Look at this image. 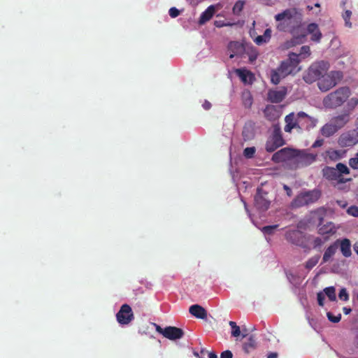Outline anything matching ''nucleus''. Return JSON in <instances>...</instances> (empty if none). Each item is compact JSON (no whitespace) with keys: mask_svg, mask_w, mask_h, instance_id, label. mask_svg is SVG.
<instances>
[{"mask_svg":"<svg viewBox=\"0 0 358 358\" xmlns=\"http://www.w3.org/2000/svg\"><path fill=\"white\" fill-rule=\"evenodd\" d=\"M278 227V224H274V225H269V226H266V227H264L262 229V231L264 234H266V235H271V234H273L275 229Z\"/></svg>","mask_w":358,"mask_h":358,"instance_id":"39","label":"nucleus"},{"mask_svg":"<svg viewBox=\"0 0 358 358\" xmlns=\"http://www.w3.org/2000/svg\"><path fill=\"white\" fill-rule=\"evenodd\" d=\"M343 78V73L338 71H333L329 73L322 74L317 83L322 92H327L334 87Z\"/></svg>","mask_w":358,"mask_h":358,"instance_id":"6","label":"nucleus"},{"mask_svg":"<svg viewBox=\"0 0 358 358\" xmlns=\"http://www.w3.org/2000/svg\"><path fill=\"white\" fill-rule=\"evenodd\" d=\"M233 354L230 350H225L221 353L220 358H232Z\"/></svg>","mask_w":358,"mask_h":358,"instance_id":"52","label":"nucleus"},{"mask_svg":"<svg viewBox=\"0 0 358 358\" xmlns=\"http://www.w3.org/2000/svg\"><path fill=\"white\" fill-rule=\"evenodd\" d=\"M324 294L323 292H318L317 294V302H318V304L319 306H324Z\"/></svg>","mask_w":358,"mask_h":358,"instance_id":"50","label":"nucleus"},{"mask_svg":"<svg viewBox=\"0 0 358 358\" xmlns=\"http://www.w3.org/2000/svg\"><path fill=\"white\" fill-rule=\"evenodd\" d=\"M358 105V99L352 97L347 103L348 110H352Z\"/></svg>","mask_w":358,"mask_h":358,"instance_id":"43","label":"nucleus"},{"mask_svg":"<svg viewBox=\"0 0 358 358\" xmlns=\"http://www.w3.org/2000/svg\"><path fill=\"white\" fill-rule=\"evenodd\" d=\"M117 322L121 324H129L134 318L132 310L127 304L122 306L120 310L116 315Z\"/></svg>","mask_w":358,"mask_h":358,"instance_id":"13","label":"nucleus"},{"mask_svg":"<svg viewBox=\"0 0 358 358\" xmlns=\"http://www.w3.org/2000/svg\"><path fill=\"white\" fill-rule=\"evenodd\" d=\"M338 246H340L341 252L345 257H350L351 256V242L348 238L340 240Z\"/></svg>","mask_w":358,"mask_h":358,"instance_id":"22","label":"nucleus"},{"mask_svg":"<svg viewBox=\"0 0 358 358\" xmlns=\"http://www.w3.org/2000/svg\"><path fill=\"white\" fill-rule=\"evenodd\" d=\"M338 297L341 300L347 301L349 300V294L345 288H342L338 294Z\"/></svg>","mask_w":358,"mask_h":358,"instance_id":"47","label":"nucleus"},{"mask_svg":"<svg viewBox=\"0 0 358 358\" xmlns=\"http://www.w3.org/2000/svg\"><path fill=\"white\" fill-rule=\"evenodd\" d=\"M327 318L329 321L334 323H338L341 319V315H334L331 313L328 312L327 313Z\"/></svg>","mask_w":358,"mask_h":358,"instance_id":"44","label":"nucleus"},{"mask_svg":"<svg viewBox=\"0 0 358 358\" xmlns=\"http://www.w3.org/2000/svg\"><path fill=\"white\" fill-rule=\"evenodd\" d=\"M275 110L273 106H267L264 111L265 116H266L268 118L271 119V117H270L271 113Z\"/></svg>","mask_w":358,"mask_h":358,"instance_id":"49","label":"nucleus"},{"mask_svg":"<svg viewBox=\"0 0 358 358\" xmlns=\"http://www.w3.org/2000/svg\"><path fill=\"white\" fill-rule=\"evenodd\" d=\"M283 189L285 190L286 194L288 196H291L292 195V189L288 187L287 185H283Z\"/></svg>","mask_w":358,"mask_h":358,"instance_id":"54","label":"nucleus"},{"mask_svg":"<svg viewBox=\"0 0 358 358\" xmlns=\"http://www.w3.org/2000/svg\"><path fill=\"white\" fill-rule=\"evenodd\" d=\"M189 312L196 318L204 319L207 316L206 310L199 305L195 304L189 307Z\"/></svg>","mask_w":358,"mask_h":358,"instance_id":"25","label":"nucleus"},{"mask_svg":"<svg viewBox=\"0 0 358 358\" xmlns=\"http://www.w3.org/2000/svg\"><path fill=\"white\" fill-rule=\"evenodd\" d=\"M338 129L335 126V124L333 123L332 121H331L330 123H327L324 124L320 131L322 136L325 137H329L332 135H334Z\"/></svg>","mask_w":358,"mask_h":358,"instance_id":"27","label":"nucleus"},{"mask_svg":"<svg viewBox=\"0 0 358 358\" xmlns=\"http://www.w3.org/2000/svg\"><path fill=\"white\" fill-rule=\"evenodd\" d=\"M350 120V113L345 111V113L334 117L331 121L337 127L338 129L344 127Z\"/></svg>","mask_w":358,"mask_h":358,"instance_id":"21","label":"nucleus"},{"mask_svg":"<svg viewBox=\"0 0 358 358\" xmlns=\"http://www.w3.org/2000/svg\"><path fill=\"white\" fill-rule=\"evenodd\" d=\"M243 203H244V206H245V210L248 212V208H247L246 203L245 201H243Z\"/></svg>","mask_w":358,"mask_h":358,"instance_id":"64","label":"nucleus"},{"mask_svg":"<svg viewBox=\"0 0 358 358\" xmlns=\"http://www.w3.org/2000/svg\"><path fill=\"white\" fill-rule=\"evenodd\" d=\"M202 106L205 110H209L211 107V103L208 101H205Z\"/></svg>","mask_w":358,"mask_h":358,"instance_id":"56","label":"nucleus"},{"mask_svg":"<svg viewBox=\"0 0 358 358\" xmlns=\"http://www.w3.org/2000/svg\"><path fill=\"white\" fill-rule=\"evenodd\" d=\"M169 15L171 17H176L179 15L180 11L175 7L171 8L169 11Z\"/></svg>","mask_w":358,"mask_h":358,"instance_id":"51","label":"nucleus"},{"mask_svg":"<svg viewBox=\"0 0 358 358\" xmlns=\"http://www.w3.org/2000/svg\"><path fill=\"white\" fill-rule=\"evenodd\" d=\"M336 169L338 170V174L339 176H341V178H343V174H348L350 173L348 167L343 163L337 164Z\"/></svg>","mask_w":358,"mask_h":358,"instance_id":"37","label":"nucleus"},{"mask_svg":"<svg viewBox=\"0 0 358 358\" xmlns=\"http://www.w3.org/2000/svg\"><path fill=\"white\" fill-rule=\"evenodd\" d=\"M351 94L349 87H343L329 93L323 99V104L326 108H336L342 106Z\"/></svg>","mask_w":358,"mask_h":358,"instance_id":"2","label":"nucleus"},{"mask_svg":"<svg viewBox=\"0 0 358 358\" xmlns=\"http://www.w3.org/2000/svg\"><path fill=\"white\" fill-rule=\"evenodd\" d=\"M324 294H325L330 301H336V289L333 286L328 287L324 289Z\"/></svg>","mask_w":358,"mask_h":358,"instance_id":"34","label":"nucleus"},{"mask_svg":"<svg viewBox=\"0 0 358 358\" xmlns=\"http://www.w3.org/2000/svg\"><path fill=\"white\" fill-rule=\"evenodd\" d=\"M299 55V59H306V57H309L310 55V49L308 45H303L301 48L300 52L299 54H296Z\"/></svg>","mask_w":358,"mask_h":358,"instance_id":"35","label":"nucleus"},{"mask_svg":"<svg viewBox=\"0 0 358 358\" xmlns=\"http://www.w3.org/2000/svg\"><path fill=\"white\" fill-rule=\"evenodd\" d=\"M347 212L349 215L353 217H358V207L355 206H350L347 210Z\"/></svg>","mask_w":358,"mask_h":358,"instance_id":"48","label":"nucleus"},{"mask_svg":"<svg viewBox=\"0 0 358 358\" xmlns=\"http://www.w3.org/2000/svg\"><path fill=\"white\" fill-rule=\"evenodd\" d=\"M236 75L245 83H250L252 81V74L245 69H238L236 70Z\"/></svg>","mask_w":358,"mask_h":358,"instance_id":"31","label":"nucleus"},{"mask_svg":"<svg viewBox=\"0 0 358 358\" xmlns=\"http://www.w3.org/2000/svg\"><path fill=\"white\" fill-rule=\"evenodd\" d=\"M277 357H278V354L276 352H271L267 357V358H277Z\"/></svg>","mask_w":358,"mask_h":358,"instance_id":"60","label":"nucleus"},{"mask_svg":"<svg viewBox=\"0 0 358 358\" xmlns=\"http://www.w3.org/2000/svg\"><path fill=\"white\" fill-rule=\"evenodd\" d=\"M272 30L270 28L266 29L263 35H259L256 36L254 38V42L257 45H262L264 44L268 43L271 38Z\"/></svg>","mask_w":358,"mask_h":358,"instance_id":"24","label":"nucleus"},{"mask_svg":"<svg viewBox=\"0 0 358 358\" xmlns=\"http://www.w3.org/2000/svg\"><path fill=\"white\" fill-rule=\"evenodd\" d=\"M287 93L285 87H280L269 90L267 94L268 100L274 103L281 102L286 96Z\"/></svg>","mask_w":358,"mask_h":358,"instance_id":"15","label":"nucleus"},{"mask_svg":"<svg viewBox=\"0 0 358 358\" xmlns=\"http://www.w3.org/2000/svg\"><path fill=\"white\" fill-rule=\"evenodd\" d=\"M351 15H352V12L349 10H347L345 11V13H343V17L345 20V24L346 27H352V23L350 21V18L351 17Z\"/></svg>","mask_w":358,"mask_h":358,"instance_id":"41","label":"nucleus"},{"mask_svg":"<svg viewBox=\"0 0 358 358\" xmlns=\"http://www.w3.org/2000/svg\"><path fill=\"white\" fill-rule=\"evenodd\" d=\"M273 196L263 187H259L255 196V206L260 211H266L269 208Z\"/></svg>","mask_w":358,"mask_h":358,"instance_id":"9","label":"nucleus"},{"mask_svg":"<svg viewBox=\"0 0 358 358\" xmlns=\"http://www.w3.org/2000/svg\"><path fill=\"white\" fill-rule=\"evenodd\" d=\"M323 174L329 180H337L341 182H345L343 178H341V176H339L338 171L336 168L327 166L323 169Z\"/></svg>","mask_w":358,"mask_h":358,"instance_id":"18","label":"nucleus"},{"mask_svg":"<svg viewBox=\"0 0 358 358\" xmlns=\"http://www.w3.org/2000/svg\"><path fill=\"white\" fill-rule=\"evenodd\" d=\"M296 152L293 169L308 166L316 160L317 155L310 153L306 150L296 149Z\"/></svg>","mask_w":358,"mask_h":358,"instance_id":"8","label":"nucleus"},{"mask_svg":"<svg viewBox=\"0 0 358 358\" xmlns=\"http://www.w3.org/2000/svg\"><path fill=\"white\" fill-rule=\"evenodd\" d=\"M354 250L355 251V252L358 255V243H355V245H354Z\"/></svg>","mask_w":358,"mask_h":358,"instance_id":"62","label":"nucleus"},{"mask_svg":"<svg viewBox=\"0 0 358 358\" xmlns=\"http://www.w3.org/2000/svg\"><path fill=\"white\" fill-rule=\"evenodd\" d=\"M164 337L170 340L179 339L182 337L184 333L181 329L175 327H167L165 328Z\"/></svg>","mask_w":358,"mask_h":358,"instance_id":"17","label":"nucleus"},{"mask_svg":"<svg viewBox=\"0 0 358 358\" xmlns=\"http://www.w3.org/2000/svg\"><path fill=\"white\" fill-rule=\"evenodd\" d=\"M285 121L286 125L285 126L284 130L286 132H291L292 129L301 127L300 121L296 118V115L294 113H291L286 115Z\"/></svg>","mask_w":358,"mask_h":358,"instance_id":"16","label":"nucleus"},{"mask_svg":"<svg viewBox=\"0 0 358 358\" xmlns=\"http://www.w3.org/2000/svg\"><path fill=\"white\" fill-rule=\"evenodd\" d=\"M244 3L243 1H237L233 7V12L234 14H239L243 10Z\"/></svg>","mask_w":358,"mask_h":358,"instance_id":"45","label":"nucleus"},{"mask_svg":"<svg viewBox=\"0 0 358 358\" xmlns=\"http://www.w3.org/2000/svg\"><path fill=\"white\" fill-rule=\"evenodd\" d=\"M349 165L353 169H358V152L349 160Z\"/></svg>","mask_w":358,"mask_h":358,"instance_id":"46","label":"nucleus"},{"mask_svg":"<svg viewBox=\"0 0 358 358\" xmlns=\"http://www.w3.org/2000/svg\"><path fill=\"white\" fill-rule=\"evenodd\" d=\"M321 193L318 189L303 191L300 192L291 202L292 208H299L315 203L320 197Z\"/></svg>","mask_w":358,"mask_h":358,"instance_id":"4","label":"nucleus"},{"mask_svg":"<svg viewBox=\"0 0 358 358\" xmlns=\"http://www.w3.org/2000/svg\"><path fill=\"white\" fill-rule=\"evenodd\" d=\"M297 13L296 8H287L275 15L274 18L277 22L276 28L280 31H291L297 27H294L295 16Z\"/></svg>","mask_w":358,"mask_h":358,"instance_id":"3","label":"nucleus"},{"mask_svg":"<svg viewBox=\"0 0 358 358\" xmlns=\"http://www.w3.org/2000/svg\"><path fill=\"white\" fill-rule=\"evenodd\" d=\"M343 311L344 314H345V315H348V314H350V312L352 311V310H351V308H350L344 307V308H343Z\"/></svg>","mask_w":358,"mask_h":358,"instance_id":"59","label":"nucleus"},{"mask_svg":"<svg viewBox=\"0 0 358 358\" xmlns=\"http://www.w3.org/2000/svg\"><path fill=\"white\" fill-rule=\"evenodd\" d=\"M340 239L336 240L334 243L330 245L324 251L322 257V262L326 263L329 262L333 256L336 254L338 248V243Z\"/></svg>","mask_w":358,"mask_h":358,"instance_id":"20","label":"nucleus"},{"mask_svg":"<svg viewBox=\"0 0 358 358\" xmlns=\"http://www.w3.org/2000/svg\"><path fill=\"white\" fill-rule=\"evenodd\" d=\"M208 358H217V356L215 352H210L208 353Z\"/></svg>","mask_w":358,"mask_h":358,"instance_id":"61","label":"nucleus"},{"mask_svg":"<svg viewBox=\"0 0 358 358\" xmlns=\"http://www.w3.org/2000/svg\"><path fill=\"white\" fill-rule=\"evenodd\" d=\"M215 12V6L211 5L207 8V9L203 11L200 16L199 23L200 24H203L208 21H209L213 16Z\"/></svg>","mask_w":358,"mask_h":358,"instance_id":"23","label":"nucleus"},{"mask_svg":"<svg viewBox=\"0 0 358 358\" xmlns=\"http://www.w3.org/2000/svg\"><path fill=\"white\" fill-rule=\"evenodd\" d=\"M295 115L296 118L300 121L301 126H303V122H302L303 119L306 120V122L310 123L311 127H315L317 123V120L315 118L310 117L304 112H299L297 114H295Z\"/></svg>","mask_w":358,"mask_h":358,"instance_id":"29","label":"nucleus"},{"mask_svg":"<svg viewBox=\"0 0 358 358\" xmlns=\"http://www.w3.org/2000/svg\"><path fill=\"white\" fill-rule=\"evenodd\" d=\"M256 149L255 147H249L246 148L243 151L244 156L250 159L252 158L255 153Z\"/></svg>","mask_w":358,"mask_h":358,"instance_id":"40","label":"nucleus"},{"mask_svg":"<svg viewBox=\"0 0 358 358\" xmlns=\"http://www.w3.org/2000/svg\"><path fill=\"white\" fill-rule=\"evenodd\" d=\"M285 141L282 137L280 130L275 128L274 129L271 136L266 141L265 148L267 152H272L279 147L283 145Z\"/></svg>","mask_w":358,"mask_h":358,"instance_id":"12","label":"nucleus"},{"mask_svg":"<svg viewBox=\"0 0 358 358\" xmlns=\"http://www.w3.org/2000/svg\"><path fill=\"white\" fill-rule=\"evenodd\" d=\"M301 59L299 55L294 52H289L287 59L281 62L279 66L275 69H272L270 73L271 81L274 85L280 83L282 78L289 75L294 76L300 71L301 67L299 66Z\"/></svg>","mask_w":358,"mask_h":358,"instance_id":"1","label":"nucleus"},{"mask_svg":"<svg viewBox=\"0 0 358 358\" xmlns=\"http://www.w3.org/2000/svg\"><path fill=\"white\" fill-rule=\"evenodd\" d=\"M306 32L311 35V40L315 42H320L322 38V33L316 23H310L307 27Z\"/></svg>","mask_w":358,"mask_h":358,"instance_id":"19","label":"nucleus"},{"mask_svg":"<svg viewBox=\"0 0 358 358\" xmlns=\"http://www.w3.org/2000/svg\"><path fill=\"white\" fill-rule=\"evenodd\" d=\"M244 51L246 52L251 62H255L258 57V51L253 46H248Z\"/></svg>","mask_w":358,"mask_h":358,"instance_id":"32","label":"nucleus"},{"mask_svg":"<svg viewBox=\"0 0 358 358\" xmlns=\"http://www.w3.org/2000/svg\"><path fill=\"white\" fill-rule=\"evenodd\" d=\"M320 259V256L319 255L312 257L306 262V268L309 270L313 268L318 263Z\"/></svg>","mask_w":358,"mask_h":358,"instance_id":"36","label":"nucleus"},{"mask_svg":"<svg viewBox=\"0 0 358 358\" xmlns=\"http://www.w3.org/2000/svg\"><path fill=\"white\" fill-rule=\"evenodd\" d=\"M155 328H156V331L158 333L162 334L164 336V331H165V328L162 329L160 326H159V325H157L156 324H155Z\"/></svg>","mask_w":358,"mask_h":358,"instance_id":"55","label":"nucleus"},{"mask_svg":"<svg viewBox=\"0 0 358 358\" xmlns=\"http://www.w3.org/2000/svg\"><path fill=\"white\" fill-rule=\"evenodd\" d=\"M327 69V64L323 61L313 63L304 73L303 79L306 83H313L319 80Z\"/></svg>","mask_w":358,"mask_h":358,"instance_id":"5","label":"nucleus"},{"mask_svg":"<svg viewBox=\"0 0 358 358\" xmlns=\"http://www.w3.org/2000/svg\"><path fill=\"white\" fill-rule=\"evenodd\" d=\"M255 345V340L253 336H250L248 341L244 344V349L248 352L250 348H254Z\"/></svg>","mask_w":358,"mask_h":358,"instance_id":"42","label":"nucleus"},{"mask_svg":"<svg viewBox=\"0 0 358 358\" xmlns=\"http://www.w3.org/2000/svg\"><path fill=\"white\" fill-rule=\"evenodd\" d=\"M314 243H315V246L320 245L322 243V241L321 238H316L314 241Z\"/></svg>","mask_w":358,"mask_h":358,"instance_id":"58","label":"nucleus"},{"mask_svg":"<svg viewBox=\"0 0 358 358\" xmlns=\"http://www.w3.org/2000/svg\"><path fill=\"white\" fill-rule=\"evenodd\" d=\"M286 238L288 241L299 245L300 243V238L301 236V234L298 230H292L289 231L286 233Z\"/></svg>","mask_w":358,"mask_h":358,"instance_id":"30","label":"nucleus"},{"mask_svg":"<svg viewBox=\"0 0 358 358\" xmlns=\"http://www.w3.org/2000/svg\"><path fill=\"white\" fill-rule=\"evenodd\" d=\"M229 324L232 329L231 335L234 337H238L240 336V328L238 326H237L236 323L235 322L230 321Z\"/></svg>","mask_w":358,"mask_h":358,"instance_id":"38","label":"nucleus"},{"mask_svg":"<svg viewBox=\"0 0 358 358\" xmlns=\"http://www.w3.org/2000/svg\"><path fill=\"white\" fill-rule=\"evenodd\" d=\"M336 203L340 207L343 208H345L347 206L346 202L343 201H336Z\"/></svg>","mask_w":358,"mask_h":358,"instance_id":"57","label":"nucleus"},{"mask_svg":"<svg viewBox=\"0 0 358 358\" xmlns=\"http://www.w3.org/2000/svg\"><path fill=\"white\" fill-rule=\"evenodd\" d=\"M296 153V149L289 147L284 148L275 152L271 159L275 163H286L293 168Z\"/></svg>","mask_w":358,"mask_h":358,"instance_id":"7","label":"nucleus"},{"mask_svg":"<svg viewBox=\"0 0 358 358\" xmlns=\"http://www.w3.org/2000/svg\"><path fill=\"white\" fill-rule=\"evenodd\" d=\"M358 143V132L355 130L343 134L338 140L342 147H350Z\"/></svg>","mask_w":358,"mask_h":358,"instance_id":"14","label":"nucleus"},{"mask_svg":"<svg viewBox=\"0 0 358 358\" xmlns=\"http://www.w3.org/2000/svg\"><path fill=\"white\" fill-rule=\"evenodd\" d=\"M324 214V208H319L313 212V217L319 221V233L322 235L334 234L336 233V229L333 222H329L322 225Z\"/></svg>","mask_w":358,"mask_h":358,"instance_id":"10","label":"nucleus"},{"mask_svg":"<svg viewBox=\"0 0 358 358\" xmlns=\"http://www.w3.org/2000/svg\"><path fill=\"white\" fill-rule=\"evenodd\" d=\"M324 141L322 139L316 140L314 143L312 145V148H318L323 145Z\"/></svg>","mask_w":358,"mask_h":358,"instance_id":"53","label":"nucleus"},{"mask_svg":"<svg viewBox=\"0 0 358 358\" xmlns=\"http://www.w3.org/2000/svg\"><path fill=\"white\" fill-rule=\"evenodd\" d=\"M228 49L231 52L229 55V58L232 59L235 56L241 54L243 51H244L245 48L243 45L238 42L233 41L230 42L228 46Z\"/></svg>","mask_w":358,"mask_h":358,"instance_id":"26","label":"nucleus"},{"mask_svg":"<svg viewBox=\"0 0 358 358\" xmlns=\"http://www.w3.org/2000/svg\"><path fill=\"white\" fill-rule=\"evenodd\" d=\"M242 135L245 141H250L254 138L255 130L252 123L245 124L243 129Z\"/></svg>","mask_w":358,"mask_h":358,"instance_id":"28","label":"nucleus"},{"mask_svg":"<svg viewBox=\"0 0 358 358\" xmlns=\"http://www.w3.org/2000/svg\"><path fill=\"white\" fill-rule=\"evenodd\" d=\"M290 33L293 36V38L285 41L282 45V49H289L298 44L303 43L306 36V32L300 26H298L296 29H292Z\"/></svg>","mask_w":358,"mask_h":358,"instance_id":"11","label":"nucleus"},{"mask_svg":"<svg viewBox=\"0 0 358 358\" xmlns=\"http://www.w3.org/2000/svg\"><path fill=\"white\" fill-rule=\"evenodd\" d=\"M243 103L245 107L250 108L252 104V96L249 91H245L242 94Z\"/></svg>","mask_w":358,"mask_h":358,"instance_id":"33","label":"nucleus"},{"mask_svg":"<svg viewBox=\"0 0 358 358\" xmlns=\"http://www.w3.org/2000/svg\"><path fill=\"white\" fill-rule=\"evenodd\" d=\"M194 355L195 357H199V353H198V352H194Z\"/></svg>","mask_w":358,"mask_h":358,"instance_id":"63","label":"nucleus"}]
</instances>
